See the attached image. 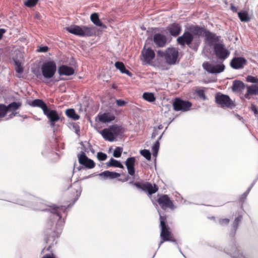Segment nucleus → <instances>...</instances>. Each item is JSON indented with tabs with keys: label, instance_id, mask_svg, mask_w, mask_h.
<instances>
[{
	"label": "nucleus",
	"instance_id": "f257e3e1",
	"mask_svg": "<svg viewBox=\"0 0 258 258\" xmlns=\"http://www.w3.org/2000/svg\"><path fill=\"white\" fill-rule=\"evenodd\" d=\"M160 241L159 246H160L165 241H170L176 243V240L173 234L171 231L170 228L166 224V217L165 216H160Z\"/></svg>",
	"mask_w": 258,
	"mask_h": 258
},
{
	"label": "nucleus",
	"instance_id": "f03ea898",
	"mask_svg": "<svg viewBox=\"0 0 258 258\" xmlns=\"http://www.w3.org/2000/svg\"><path fill=\"white\" fill-rule=\"evenodd\" d=\"M66 30L70 33L76 35L83 37H89L94 35L95 27L83 26L82 27L75 25L66 28Z\"/></svg>",
	"mask_w": 258,
	"mask_h": 258
},
{
	"label": "nucleus",
	"instance_id": "7ed1b4c3",
	"mask_svg": "<svg viewBox=\"0 0 258 258\" xmlns=\"http://www.w3.org/2000/svg\"><path fill=\"white\" fill-rule=\"evenodd\" d=\"M246 81L254 84L251 85H246V92L243 95L244 99H250L251 96L258 95V78L248 75L246 77Z\"/></svg>",
	"mask_w": 258,
	"mask_h": 258
},
{
	"label": "nucleus",
	"instance_id": "20e7f679",
	"mask_svg": "<svg viewBox=\"0 0 258 258\" xmlns=\"http://www.w3.org/2000/svg\"><path fill=\"white\" fill-rule=\"evenodd\" d=\"M215 102L222 108H233L235 106L234 101L227 95L218 92L215 96Z\"/></svg>",
	"mask_w": 258,
	"mask_h": 258
},
{
	"label": "nucleus",
	"instance_id": "39448f33",
	"mask_svg": "<svg viewBox=\"0 0 258 258\" xmlns=\"http://www.w3.org/2000/svg\"><path fill=\"white\" fill-rule=\"evenodd\" d=\"M158 54L164 57L166 62L169 64L175 63L178 56V51L174 48H168L165 51H158Z\"/></svg>",
	"mask_w": 258,
	"mask_h": 258
},
{
	"label": "nucleus",
	"instance_id": "423d86ee",
	"mask_svg": "<svg viewBox=\"0 0 258 258\" xmlns=\"http://www.w3.org/2000/svg\"><path fill=\"white\" fill-rule=\"evenodd\" d=\"M41 69L43 77L45 78L50 79L54 75L56 66L53 61H48L42 65Z\"/></svg>",
	"mask_w": 258,
	"mask_h": 258
},
{
	"label": "nucleus",
	"instance_id": "0eeeda50",
	"mask_svg": "<svg viewBox=\"0 0 258 258\" xmlns=\"http://www.w3.org/2000/svg\"><path fill=\"white\" fill-rule=\"evenodd\" d=\"M59 230H60V228L58 226L57 224H56L54 225L51 220L48 221L44 229V233L47 236L46 238V242L48 241L49 237H57Z\"/></svg>",
	"mask_w": 258,
	"mask_h": 258
},
{
	"label": "nucleus",
	"instance_id": "6e6552de",
	"mask_svg": "<svg viewBox=\"0 0 258 258\" xmlns=\"http://www.w3.org/2000/svg\"><path fill=\"white\" fill-rule=\"evenodd\" d=\"M133 184L137 188L141 189L143 191L147 193L148 196H151L158 190V187L156 184H152L149 182L145 183L136 182Z\"/></svg>",
	"mask_w": 258,
	"mask_h": 258
},
{
	"label": "nucleus",
	"instance_id": "1a4fd4ad",
	"mask_svg": "<svg viewBox=\"0 0 258 258\" xmlns=\"http://www.w3.org/2000/svg\"><path fill=\"white\" fill-rule=\"evenodd\" d=\"M214 51L216 56L223 61L230 55L229 51L225 47L224 44L221 43H216L214 45Z\"/></svg>",
	"mask_w": 258,
	"mask_h": 258
},
{
	"label": "nucleus",
	"instance_id": "9d476101",
	"mask_svg": "<svg viewBox=\"0 0 258 258\" xmlns=\"http://www.w3.org/2000/svg\"><path fill=\"white\" fill-rule=\"evenodd\" d=\"M192 104L188 101H184L176 98L173 103V109L175 111H187L189 110Z\"/></svg>",
	"mask_w": 258,
	"mask_h": 258
},
{
	"label": "nucleus",
	"instance_id": "9b49d317",
	"mask_svg": "<svg viewBox=\"0 0 258 258\" xmlns=\"http://www.w3.org/2000/svg\"><path fill=\"white\" fill-rule=\"evenodd\" d=\"M157 202L161 208L164 210L167 209H174V206L173 201L167 195H161L158 199Z\"/></svg>",
	"mask_w": 258,
	"mask_h": 258
},
{
	"label": "nucleus",
	"instance_id": "f8f14e48",
	"mask_svg": "<svg viewBox=\"0 0 258 258\" xmlns=\"http://www.w3.org/2000/svg\"><path fill=\"white\" fill-rule=\"evenodd\" d=\"M203 67L207 72L211 74H218L223 72L225 67L223 63L214 66L209 62H205L203 64Z\"/></svg>",
	"mask_w": 258,
	"mask_h": 258
},
{
	"label": "nucleus",
	"instance_id": "ddd939ff",
	"mask_svg": "<svg viewBox=\"0 0 258 258\" xmlns=\"http://www.w3.org/2000/svg\"><path fill=\"white\" fill-rule=\"evenodd\" d=\"M194 40V36L190 32L185 31L183 35L177 39V43L182 46L186 44L189 46Z\"/></svg>",
	"mask_w": 258,
	"mask_h": 258
},
{
	"label": "nucleus",
	"instance_id": "4468645a",
	"mask_svg": "<svg viewBox=\"0 0 258 258\" xmlns=\"http://www.w3.org/2000/svg\"><path fill=\"white\" fill-rule=\"evenodd\" d=\"M246 64L247 60L243 57H234L230 63L231 67L235 70L243 69Z\"/></svg>",
	"mask_w": 258,
	"mask_h": 258
},
{
	"label": "nucleus",
	"instance_id": "2eb2a0df",
	"mask_svg": "<svg viewBox=\"0 0 258 258\" xmlns=\"http://www.w3.org/2000/svg\"><path fill=\"white\" fill-rule=\"evenodd\" d=\"M78 158L79 163L86 168L91 169L95 167V164L94 161L89 159L84 152H82L78 156Z\"/></svg>",
	"mask_w": 258,
	"mask_h": 258
},
{
	"label": "nucleus",
	"instance_id": "dca6fc26",
	"mask_svg": "<svg viewBox=\"0 0 258 258\" xmlns=\"http://www.w3.org/2000/svg\"><path fill=\"white\" fill-rule=\"evenodd\" d=\"M44 114L48 118L50 124L52 126H53L54 123L60 119L59 115L55 110H50L47 108L46 111L44 112Z\"/></svg>",
	"mask_w": 258,
	"mask_h": 258
},
{
	"label": "nucleus",
	"instance_id": "f3484780",
	"mask_svg": "<svg viewBox=\"0 0 258 258\" xmlns=\"http://www.w3.org/2000/svg\"><path fill=\"white\" fill-rule=\"evenodd\" d=\"M166 30L167 33H169L170 35L176 37L181 33V26L178 23H173L167 26Z\"/></svg>",
	"mask_w": 258,
	"mask_h": 258
},
{
	"label": "nucleus",
	"instance_id": "a211bd4d",
	"mask_svg": "<svg viewBox=\"0 0 258 258\" xmlns=\"http://www.w3.org/2000/svg\"><path fill=\"white\" fill-rule=\"evenodd\" d=\"M167 41V37L160 33H156L153 36V41L158 47H164Z\"/></svg>",
	"mask_w": 258,
	"mask_h": 258
},
{
	"label": "nucleus",
	"instance_id": "6ab92c4d",
	"mask_svg": "<svg viewBox=\"0 0 258 258\" xmlns=\"http://www.w3.org/2000/svg\"><path fill=\"white\" fill-rule=\"evenodd\" d=\"M143 60L146 63L150 62L155 57V54L153 50L149 48H144L142 51Z\"/></svg>",
	"mask_w": 258,
	"mask_h": 258
},
{
	"label": "nucleus",
	"instance_id": "aec40b11",
	"mask_svg": "<svg viewBox=\"0 0 258 258\" xmlns=\"http://www.w3.org/2000/svg\"><path fill=\"white\" fill-rule=\"evenodd\" d=\"M50 208V211L51 213L53 215H56L58 217V220H60L62 218L61 213H64L67 210L65 206H57L55 205H52L49 206Z\"/></svg>",
	"mask_w": 258,
	"mask_h": 258
},
{
	"label": "nucleus",
	"instance_id": "412c9836",
	"mask_svg": "<svg viewBox=\"0 0 258 258\" xmlns=\"http://www.w3.org/2000/svg\"><path fill=\"white\" fill-rule=\"evenodd\" d=\"M187 32L194 35L200 36L204 35L206 29L198 25H190L187 27Z\"/></svg>",
	"mask_w": 258,
	"mask_h": 258
},
{
	"label": "nucleus",
	"instance_id": "4be33fe9",
	"mask_svg": "<svg viewBox=\"0 0 258 258\" xmlns=\"http://www.w3.org/2000/svg\"><path fill=\"white\" fill-rule=\"evenodd\" d=\"M36 199L34 196L31 195L25 194L20 197L19 201V204L24 206H27L30 203L33 202Z\"/></svg>",
	"mask_w": 258,
	"mask_h": 258
},
{
	"label": "nucleus",
	"instance_id": "5701e85b",
	"mask_svg": "<svg viewBox=\"0 0 258 258\" xmlns=\"http://www.w3.org/2000/svg\"><path fill=\"white\" fill-rule=\"evenodd\" d=\"M124 131V127L121 125H114V141L122 139Z\"/></svg>",
	"mask_w": 258,
	"mask_h": 258
},
{
	"label": "nucleus",
	"instance_id": "b1692460",
	"mask_svg": "<svg viewBox=\"0 0 258 258\" xmlns=\"http://www.w3.org/2000/svg\"><path fill=\"white\" fill-rule=\"evenodd\" d=\"M135 157H130L127 159L125 162V165L127 167L128 174L132 176L134 175L135 174Z\"/></svg>",
	"mask_w": 258,
	"mask_h": 258
},
{
	"label": "nucleus",
	"instance_id": "393cba45",
	"mask_svg": "<svg viewBox=\"0 0 258 258\" xmlns=\"http://www.w3.org/2000/svg\"><path fill=\"white\" fill-rule=\"evenodd\" d=\"M58 71L60 76H70L74 74V69L66 65H62L59 67Z\"/></svg>",
	"mask_w": 258,
	"mask_h": 258
},
{
	"label": "nucleus",
	"instance_id": "a878e982",
	"mask_svg": "<svg viewBox=\"0 0 258 258\" xmlns=\"http://www.w3.org/2000/svg\"><path fill=\"white\" fill-rule=\"evenodd\" d=\"M100 133L105 140L109 141H113V125L110 126L108 128H104Z\"/></svg>",
	"mask_w": 258,
	"mask_h": 258
},
{
	"label": "nucleus",
	"instance_id": "bb28decb",
	"mask_svg": "<svg viewBox=\"0 0 258 258\" xmlns=\"http://www.w3.org/2000/svg\"><path fill=\"white\" fill-rule=\"evenodd\" d=\"M204 35L205 36L206 40L209 43H213L219 41V37L217 36L215 34H214L206 29L205 31Z\"/></svg>",
	"mask_w": 258,
	"mask_h": 258
},
{
	"label": "nucleus",
	"instance_id": "cd10ccee",
	"mask_svg": "<svg viewBox=\"0 0 258 258\" xmlns=\"http://www.w3.org/2000/svg\"><path fill=\"white\" fill-rule=\"evenodd\" d=\"M246 85H245L243 82L239 80H235L233 82L232 89L234 92H241L245 88H246Z\"/></svg>",
	"mask_w": 258,
	"mask_h": 258
},
{
	"label": "nucleus",
	"instance_id": "c85d7f7f",
	"mask_svg": "<svg viewBox=\"0 0 258 258\" xmlns=\"http://www.w3.org/2000/svg\"><path fill=\"white\" fill-rule=\"evenodd\" d=\"M30 105L33 107H38L42 109L43 113L46 111L48 108L46 103L41 99H36L33 100Z\"/></svg>",
	"mask_w": 258,
	"mask_h": 258
},
{
	"label": "nucleus",
	"instance_id": "c756f323",
	"mask_svg": "<svg viewBox=\"0 0 258 258\" xmlns=\"http://www.w3.org/2000/svg\"><path fill=\"white\" fill-rule=\"evenodd\" d=\"M114 66L116 69L118 70L121 73L125 74L130 77L132 76V73L126 69L125 65L122 62L116 61Z\"/></svg>",
	"mask_w": 258,
	"mask_h": 258
},
{
	"label": "nucleus",
	"instance_id": "7c9ffc66",
	"mask_svg": "<svg viewBox=\"0 0 258 258\" xmlns=\"http://www.w3.org/2000/svg\"><path fill=\"white\" fill-rule=\"evenodd\" d=\"M97 118L100 122L106 123L113 120V116H111L108 113H104L102 114L98 115Z\"/></svg>",
	"mask_w": 258,
	"mask_h": 258
},
{
	"label": "nucleus",
	"instance_id": "2f4dec72",
	"mask_svg": "<svg viewBox=\"0 0 258 258\" xmlns=\"http://www.w3.org/2000/svg\"><path fill=\"white\" fill-rule=\"evenodd\" d=\"M90 19L91 21L96 26L101 27L102 28H106L105 25H104L100 20L99 16L97 13H94L91 15Z\"/></svg>",
	"mask_w": 258,
	"mask_h": 258
},
{
	"label": "nucleus",
	"instance_id": "473e14b6",
	"mask_svg": "<svg viewBox=\"0 0 258 258\" xmlns=\"http://www.w3.org/2000/svg\"><path fill=\"white\" fill-rule=\"evenodd\" d=\"M238 17L241 22H248L251 20V16L247 11H243L237 13Z\"/></svg>",
	"mask_w": 258,
	"mask_h": 258
},
{
	"label": "nucleus",
	"instance_id": "72a5a7b5",
	"mask_svg": "<svg viewBox=\"0 0 258 258\" xmlns=\"http://www.w3.org/2000/svg\"><path fill=\"white\" fill-rule=\"evenodd\" d=\"M66 114L68 117L75 120H78L80 118V116L77 114L76 113L75 110L72 108L67 109L66 110Z\"/></svg>",
	"mask_w": 258,
	"mask_h": 258
},
{
	"label": "nucleus",
	"instance_id": "f704fd0d",
	"mask_svg": "<svg viewBox=\"0 0 258 258\" xmlns=\"http://www.w3.org/2000/svg\"><path fill=\"white\" fill-rule=\"evenodd\" d=\"M143 98L144 100L150 102H153L156 100V98L155 97L154 94L149 92L144 93L143 94Z\"/></svg>",
	"mask_w": 258,
	"mask_h": 258
},
{
	"label": "nucleus",
	"instance_id": "c9c22d12",
	"mask_svg": "<svg viewBox=\"0 0 258 258\" xmlns=\"http://www.w3.org/2000/svg\"><path fill=\"white\" fill-rule=\"evenodd\" d=\"M21 105L22 103L21 102H13L6 106V108L8 111L9 110H16L18 109Z\"/></svg>",
	"mask_w": 258,
	"mask_h": 258
},
{
	"label": "nucleus",
	"instance_id": "e433bc0d",
	"mask_svg": "<svg viewBox=\"0 0 258 258\" xmlns=\"http://www.w3.org/2000/svg\"><path fill=\"white\" fill-rule=\"evenodd\" d=\"M100 176L103 178L106 179H113V172L109 171H105L99 174Z\"/></svg>",
	"mask_w": 258,
	"mask_h": 258
},
{
	"label": "nucleus",
	"instance_id": "4c0bfd02",
	"mask_svg": "<svg viewBox=\"0 0 258 258\" xmlns=\"http://www.w3.org/2000/svg\"><path fill=\"white\" fill-rule=\"evenodd\" d=\"M242 219V217L241 215L238 216L237 217H236L235 219V220L233 222V227L234 231H235L236 230V229L237 228V227L239 225V224L241 222Z\"/></svg>",
	"mask_w": 258,
	"mask_h": 258
},
{
	"label": "nucleus",
	"instance_id": "58836bf2",
	"mask_svg": "<svg viewBox=\"0 0 258 258\" xmlns=\"http://www.w3.org/2000/svg\"><path fill=\"white\" fill-rule=\"evenodd\" d=\"M7 112L6 106L4 104H0V118L4 117Z\"/></svg>",
	"mask_w": 258,
	"mask_h": 258
},
{
	"label": "nucleus",
	"instance_id": "ea45409f",
	"mask_svg": "<svg viewBox=\"0 0 258 258\" xmlns=\"http://www.w3.org/2000/svg\"><path fill=\"white\" fill-rule=\"evenodd\" d=\"M38 1V0H27L25 2L24 4L27 7L32 8L37 4Z\"/></svg>",
	"mask_w": 258,
	"mask_h": 258
},
{
	"label": "nucleus",
	"instance_id": "a19ab883",
	"mask_svg": "<svg viewBox=\"0 0 258 258\" xmlns=\"http://www.w3.org/2000/svg\"><path fill=\"white\" fill-rule=\"evenodd\" d=\"M140 153H141V154L142 156H143L147 160H149L151 159V153L149 150L144 149V150H141Z\"/></svg>",
	"mask_w": 258,
	"mask_h": 258
},
{
	"label": "nucleus",
	"instance_id": "79ce46f5",
	"mask_svg": "<svg viewBox=\"0 0 258 258\" xmlns=\"http://www.w3.org/2000/svg\"><path fill=\"white\" fill-rule=\"evenodd\" d=\"M122 148L117 147L114 150V157L118 158L121 155L122 152Z\"/></svg>",
	"mask_w": 258,
	"mask_h": 258
},
{
	"label": "nucleus",
	"instance_id": "37998d69",
	"mask_svg": "<svg viewBox=\"0 0 258 258\" xmlns=\"http://www.w3.org/2000/svg\"><path fill=\"white\" fill-rule=\"evenodd\" d=\"M16 71L19 74H21L23 72V68L21 66V63L19 61H15Z\"/></svg>",
	"mask_w": 258,
	"mask_h": 258
},
{
	"label": "nucleus",
	"instance_id": "c03bdc74",
	"mask_svg": "<svg viewBox=\"0 0 258 258\" xmlns=\"http://www.w3.org/2000/svg\"><path fill=\"white\" fill-rule=\"evenodd\" d=\"M97 158L100 161H104L107 159V155L103 152H98L97 155Z\"/></svg>",
	"mask_w": 258,
	"mask_h": 258
},
{
	"label": "nucleus",
	"instance_id": "a18cd8bd",
	"mask_svg": "<svg viewBox=\"0 0 258 258\" xmlns=\"http://www.w3.org/2000/svg\"><path fill=\"white\" fill-rule=\"evenodd\" d=\"M159 148V142L158 141H156L155 144L154 145L152 150L153 152V155H156L157 154V152L158 151Z\"/></svg>",
	"mask_w": 258,
	"mask_h": 258
},
{
	"label": "nucleus",
	"instance_id": "49530a36",
	"mask_svg": "<svg viewBox=\"0 0 258 258\" xmlns=\"http://www.w3.org/2000/svg\"><path fill=\"white\" fill-rule=\"evenodd\" d=\"M197 94L200 98L203 99L204 100L206 99V95L203 90H199L197 91Z\"/></svg>",
	"mask_w": 258,
	"mask_h": 258
},
{
	"label": "nucleus",
	"instance_id": "de8ad7c7",
	"mask_svg": "<svg viewBox=\"0 0 258 258\" xmlns=\"http://www.w3.org/2000/svg\"><path fill=\"white\" fill-rule=\"evenodd\" d=\"M48 49L49 48L47 46H39L37 51L39 52H46L48 51Z\"/></svg>",
	"mask_w": 258,
	"mask_h": 258
},
{
	"label": "nucleus",
	"instance_id": "09e8293b",
	"mask_svg": "<svg viewBox=\"0 0 258 258\" xmlns=\"http://www.w3.org/2000/svg\"><path fill=\"white\" fill-rule=\"evenodd\" d=\"M230 220L228 218H223L219 220V222L222 225H227L229 224Z\"/></svg>",
	"mask_w": 258,
	"mask_h": 258
},
{
	"label": "nucleus",
	"instance_id": "8fccbe9b",
	"mask_svg": "<svg viewBox=\"0 0 258 258\" xmlns=\"http://www.w3.org/2000/svg\"><path fill=\"white\" fill-rule=\"evenodd\" d=\"M116 103L118 106H123L126 103L125 101L121 99L116 100Z\"/></svg>",
	"mask_w": 258,
	"mask_h": 258
},
{
	"label": "nucleus",
	"instance_id": "3c124183",
	"mask_svg": "<svg viewBox=\"0 0 258 258\" xmlns=\"http://www.w3.org/2000/svg\"><path fill=\"white\" fill-rule=\"evenodd\" d=\"M114 167L123 168L122 164L118 161L114 159Z\"/></svg>",
	"mask_w": 258,
	"mask_h": 258
},
{
	"label": "nucleus",
	"instance_id": "603ef678",
	"mask_svg": "<svg viewBox=\"0 0 258 258\" xmlns=\"http://www.w3.org/2000/svg\"><path fill=\"white\" fill-rule=\"evenodd\" d=\"M251 109L252 111H253V112L255 114H257L258 113L257 109L254 105H253V104L251 105Z\"/></svg>",
	"mask_w": 258,
	"mask_h": 258
},
{
	"label": "nucleus",
	"instance_id": "864d4df0",
	"mask_svg": "<svg viewBox=\"0 0 258 258\" xmlns=\"http://www.w3.org/2000/svg\"><path fill=\"white\" fill-rule=\"evenodd\" d=\"M42 258H56L53 253L46 254L44 255Z\"/></svg>",
	"mask_w": 258,
	"mask_h": 258
},
{
	"label": "nucleus",
	"instance_id": "5fc2aeb1",
	"mask_svg": "<svg viewBox=\"0 0 258 258\" xmlns=\"http://www.w3.org/2000/svg\"><path fill=\"white\" fill-rule=\"evenodd\" d=\"M230 9L234 13H238L237 12V8L234 6L233 4H231L230 5Z\"/></svg>",
	"mask_w": 258,
	"mask_h": 258
},
{
	"label": "nucleus",
	"instance_id": "6e6d98bb",
	"mask_svg": "<svg viewBox=\"0 0 258 258\" xmlns=\"http://www.w3.org/2000/svg\"><path fill=\"white\" fill-rule=\"evenodd\" d=\"M6 30L5 29H0V40L2 39L4 34L6 33Z\"/></svg>",
	"mask_w": 258,
	"mask_h": 258
},
{
	"label": "nucleus",
	"instance_id": "4d7b16f0",
	"mask_svg": "<svg viewBox=\"0 0 258 258\" xmlns=\"http://www.w3.org/2000/svg\"><path fill=\"white\" fill-rule=\"evenodd\" d=\"M158 135V131H157V129L155 127H154L153 132L152 135V137L155 138L156 136H157Z\"/></svg>",
	"mask_w": 258,
	"mask_h": 258
},
{
	"label": "nucleus",
	"instance_id": "13d9d810",
	"mask_svg": "<svg viewBox=\"0 0 258 258\" xmlns=\"http://www.w3.org/2000/svg\"><path fill=\"white\" fill-rule=\"evenodd\" d=\"M108 166H113V158H111L108 163Z\"/></svg>",
	"mask_w": 258,
	"mask_h": 258
},
{
	"label": "nucleus",
	"instance_id": "bf43d9fd",
	"mask_svg": "<svg viewBox=\"0 0 258 258\" xmlns=\"http://www.w3.org/2000/svg\"><path fill=\"white\" fill-rule=\"evenodd\" d=\"M119 176V174L116 172H114V178L117 177Z\"/></svg>",
	"mask_w": 258,
	"mask_h": 258
},
{
	"label": "nucleus",
	"instance_id": "052dcab7",
	"mask_svg": "<svg viewBox=\"0 0 258 258\" xmlns=\"http://www.w3.org/2000/svg\"><path fill=\"white\" fill-rule=\"evenodd\" d=\"M163 126L162 124H160L158 126V128L159 130H162L163 128Z\"/></svg>",
	"mask_w": 258,
	"mask_h": 258
},
{
	"label": "nucleus",
	"instance_id": "680f3d73",
	"mask_svg": "<svg viewBox=\"0 0 258 258\" xmlns=\"http://www.w3.org/2000/svg\"><path fill=\"white\" fill-rule=\"evenodd\" d=\"M119 112H117L116 111H115V113H116V114H119Z\"/></svg>",
	"mask_w": 258,
	"mask_h": 258
},
{
	"label": "nucleus",
	"instance_id": "e2e57ef3",
	"mask_svg": "<svg viewBox=\"0 0 258 258\" xmlns=\"http://www.w3.org/2000/svg\"><path fill=\"white\" fill-rule=\"evenodd\" d=\"M50 248V246H49V247H48V249H48V250H49V248Z\"/></svg>",
	"mask_w": 258,
	"mask_h": 258
}]
</instances>
